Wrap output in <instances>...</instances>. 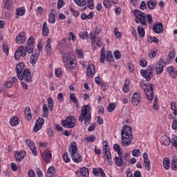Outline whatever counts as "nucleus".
Here are the masks:
<instances>
[{
	"label": "nucleus",
	"instance_id": "f257e3e1",
	"mask_svg": "<svg viewBox=\"0 0 177 177\" xmlns=\"http://www.w3.org/2000/svg\"><path fill=\"white\" fill-rule=\"evenodd\" d=\"M122 142L121 145L124 147H128L132 143V127L129 125H124L121 130Z\"/></svg>",
	"mask_w": 177,
	"mask_h": 177
},
{
	"label": "nucleus",
	"instance_id": "f03ea898",
	"mask_svg": "<svg viewBox=\"0 0 177 177\" xmlns=\"http://www.w3.org/2000/svg\"><path fill=\"white\" fill-rule=\"evenodd\" d=\"M91 106L89 105H84L81 109V113L79 116L80 122H84L86 127L91 125L92 122V113H91Z\"/></svg>",
	"mask_w": 177,
	"mask_h": 177
},
{
	"label": "nucleus",
	"instance_id": "7ed1b4c3",
	"mask_svg": "<svg viewBox=\"0 0 177 177\" xmlns=\"http://www.w3.org/2000/svg\"><path fill=\"white\" fill-rule=\"evenodd\" d=\"M69 154L74 162L78 163L82 161V157L78 154V147L75 142H72L68 149Z\"/></svg>",
	"mask_w": 177,
	"mask_h": 177
},
{
	"label": "nucleus",
	"instance_id": "20e7f679",
	"mask_svg": "<svg viewBox=\"0 0 177 177\" xmlns=\"http://www.w3.org/2000/svg\"><path fill=\"white\" fill-rule=\"evenodd\" d=\"M103 147L102 150L104 151V158L106 162L107 165H111L113 163V160H111V153L110 152V147L109 146V142L104 140L102 142Z\"/></svg>",
	"mask_w": 177,
	"mask_h": 177
},
{
	"label": "nucleus",
	"instance_id": "39448f33",
	"mask_svg": "<svg viewBox=\"0 0 177 177\" xmlns=\"http://www.w3.org/2000/svg\"><path fill=\"white\" fill-rule=\"evenodd\" d=\"M132 13L136 17V23H137V24L140 23L142 26H147V24L146 23V14L137 9L133 10Z\"/></svg>",
	"mask_w": 177,
	"mask_h": 177
},
{
	"label": "nucleus",
	"instance_id": "423d86ee",
	"mask_svg": "<svg viewBox=\"0 0 177 177\" xmlns=\"http://www.w3.org/2000/svg\"><path fill=\"white\" fill-rule=\"evenodd\" d=\"M140 86L141 89H143L148 100H153V84L140 83Z\"/></svg>",
	"mask_w": 177,
	"mask_h": 177
},
{
	"label": "nucleus",
	"instance_id": "0eeeda50",
	"mask_svg": "<svg viewBox=\"0 0 177 177\" xmlns=\"http://www.w3.org/2000/svg\"><path fill=\"white\" fill-rule=\"evenodd\" d=\"M17 77L20 81H24L25 82H32V76H31V71L30 69H24L23 73L19 74Z\"/></svg>",
	"mask_w": 177,
	"mask_h": 177
},
{
	"label": "nucleus",
	"instance_id": "6e6552de",
	"mask_svg": "<svg viewBox=\"0 0 177 177\" xmlns=\"http://www.w3.org/2000/svg\"><path fill=\"white\" fill-rule=\"evenodd\" d=\"M75 122H77V120L72 115L68 116L66 120H62V127H64V128H74L75 127Z\"/></svg>",
	"mask_w": 177,
	"mask_h": 177
},
{
	"label": "nucleus",
	"instance_id": "1a4fd4ad",
	"mask_svg": "<svg viewBox=\"0 0 177 177\" xmlns=\"http://www.w3.org/2000/svg\"><path fill=\"white\" fill-rule=\"evenodd\" d=\"M153 70H154V68L151 67V66H148L146 70H140V74L147 81H151L153 77Z\"/></svg>",
	"mask_w": 177,
	"mask_h": 177
},
{
	"label": "nucleus",
	"instance_id": "9d476101",
	"mask_svg": "<svg viewBox=\"0 0 177 177\" xmlns=\"http://www.w3.org/2000/svg\"><path fill=\"white\" fill-rule=\"evenodd\" d=\"M26 55H27V52L26 51V49H24V46H21L15 51L14 57L15 60L19 61L20 60L21 56V57H26Z\"/></svg>",
	"mask_w": 177,
	"mask_h": 177
},
{
	"label": "nucleus",
	"instance_id": "9b49d317",
	"mask_svg": "<svg viewBox=\"0 0 177 177\" xmlns=\"http://www.w3.org/2000/svg\"><path fill=\"white\" fill-rule=\"evenodd\" d=\"M142 100V96H140V93L136 92L133 94L131 97V103L133 106H139Z\"/></svg>",
	"mask_w": 177,
	"mask_h": 177
},
{
	"label": "nucleus",
	"instance_id": "f8f14e48",
	"mask_svg": "<svg viewBox=\"0 0 177 177\" xmlns=\"http://www.w3.org/2000/svg\"><path fill=\"white\" fill-rule=\"evenodd\" d=\"M100 34V28L99 26H96L93 31L90 32V37L92 41V44H96V35H99Z\"/></svg>",
	"mask_w": 177,
	"mask_h": 177
},
{
	"label": "nucleus",
	"instance_id": "ddd939ff",
	"mask_svg": "<svg viewBox=\"0 0 177 177\" xmlns=\"http://www.w3.org/2000/svg\"><path fill=\"white\" fill-rule=\"evenodd\" d=\"M26 144L28 147L31 150L33 156H37L38 154V151H37V147H35V144L31 140H26Z\"/></svg>",
	"mask_w": 177,
	"mask_h": 177
},
{
	"label": "nucleus",
	"instance_id": "4468645a",
	"mask_svg": "<svg viewBox=\"0 0 177 177\" xmlns=\"http://www.w3.org/2000/svg\"><path fill=\"white\" fill-rule=\"evenodd\" d=\"M41 158L44 162H47V164L50 162V161H52V152L49 150L45 151L41 154Z\"/></svg>",
	"mask_w": 177,
	"mask_h": 177
},
{
	"label": "nucleus",
	"instance_id": "2eb2a0df",
	"mask_svg": "<svg viewBox=\"0 0 177 177\" xmlns=\"http://www.w3.org/2000/svg\"><path fill=\"white\" fill-rule=\"evenodd\" d=\"M152 30L156 34H162L164 32V26L162 24L157 22L154 24Z\"/></svg>",
	"mask_w": 177,
	"mask_h": 177
},
{
	"label": "nucleus",
	"instance_id": "dca6fc26",
	"mask_svg": "<svg viewBox=\"0 0 177 177\" xmlns=\"http://www.w3.org/2000/svg\"><path fill=\"white\" fill-rule=\"evenodd\" d=\"M44 122H45V120H44L42 118H39L35 122V127L33 128V132H38V131L42 128Z\"/></svg>",
	"mask_w": 177,
	"mask_h": 177
},
{
	"label": "nucleus",
	"instance_id": "f3484780",
	"mask_svg": "<svg viewBox=\"0 0 177 177\" xmlns=\"http://www.w3.org/2000/svg\"><path fill=\"white\" fill-rule=\"evenodd\" d=\"M15 41L19 45H21V44H25L26 41H27V38L26 37V33L24 32L19 33L16 37Z\"/></svg>",
	"mask_w": 177,
	"mask_h": 177
},
{
	"label": "nucleus",
	"instance_id": "a211bd4d",
	"mask_svg": "<svg viewBox=\"0 0 177 177\" xmlns=\"http://www.w3.org/2000/svg\"><path fill=\"white\" fill-rule=\"evenodd\" d=\"M143 159H144V164L147 171H150L151 169V165H150V159H149V156L147 153H143Z\"/></svg>",
	"mask_w": 177,
	"mask_h": 177
},
{
	"label": "nucleus",
	"instance_id": "6ab92c4d",
	"mask_svg": "<svg viewBox=\"0 0 177 177\" xmlns=\"http://www.w3.org/2000/svg\"><path fill=\"white\" fill-rule=\"evenodd\" d=\"M96 71V69L95 68V65L91 64L87 67V77L88 78H92L93 75H95V73Z\"/></svg>",
	"mask_w": 177,
	"mask_h": 177
},
{
	"label": "nucleus",
	"instance_id": "aec40b11",
	"mask_svg": "<svg viewBox=\"0 0 177 177\" xmlns=\"http://www.w3.org/2000/svg\"><path fill=\"white\" fill-rule=\"evenodd\" d=\"M155 71L158 75L162 74V71H164V65H162V61L161 59L158 64H156Z\"/></svg>",
	"mask_w": 177,
	"mask_h": 177
},
{
	"label": "nucleus",
	"instance_id": "412c9836",
	"mask_svg": "<svg viewBox=\"0 0 177 177\" xmlns=\"http://www.w3.org/2000/svg\"><path fill=\"white\" fill-rule=\"evenodd\" d=\"M26 156V151H17L15 153V157L17 162L23 161V158Z\"/></svg>",
	"mask_w": 177,
	"mask_h": 177
},
{
	"label": "nucleus",
	"instance_id": "4be33fe9",
	"mask_svg": "<svg viewBox=\"0 0 177 177\" xmlns=\"http://www.w3.org/2000/svg\"><path fill=\"white\" fill-rule=\"evenodd\" d=\"M62 60L64 63H68V62H71L74 60L73 58V53H64L62 54Z\"/></svg>",
	"mask_w": 177,
	"mask_h": 177
},
{
	"label": "nucleus",
	"instance_id": "5701e85b",
	"mask_svg": "<svg viewBox=\"0 0 177 177\" xmlns=\"http://www.w3.org/2000/svg\"><path fill=\"white\" fill-rule=\"evenodd\" d=\"M115 164L116 167H124L125 162L122 160V155H119V156L115 157Z\"/></svg>",
	"mask_w": 177,
	"mask_h": 177
},
{
	"label": "nucleus",
	"instance_id": "b1692460",
	"mask_svg": "<svg viewBox=\"0 0 177 177\" xmlns=\"http://www.w3.org/2000/svg\"><path fill=\"white\" fill-rule=\"evenodd\" d=\"M24 67H26V64H24V62H19L16 66V73L17 75H19V74H21L24 71Z\"/></svg>",
	"mask_w": 177,
	"mask_h": 177
},
{
	"label": "nucleus",
	"instance_id": "393cba45",
	"mask_svg": "<svg viewBox=\"0 0 177 177\" xmlns=\"http://www.w3.org/2000/svg\"><path fill=\"white\" fill-rule=\"evenodd\" d=\"M65 67L67 70H75L77 67V64L74 62V59L65 63Z\"/></svg>",
	"mask_w": 177,
	"mask_h": 177
},
{
	"label": "nucleus",
	"instance_id": "a878e982",
	"mask_svg": "<svg viewBox=\"0 0 177 177\" xmlns=\"http://www.w3.org/2000/svg\"><path fill=\"white\" fill-rule=\"evenodd\" d=\"M47 44L45 46V50L47 55H50L52 53V45H50L51 39L48 38L46 41Z\"/></svg>",
	"mask_w": 177,
	"mask_h": 177
},
{
	"label": "nucleus",
	"instance_id": "bb28decb",
	"mask_svg": "<svg viewBox=\"0 0 177 177\" xmlns=\"http://www.w3.org/2000/svg\"><path fill=\"white\" fill-rule=\"evenodd\" d=\"M38 57H39V53H36L30 56V62L32 66L37 64V61L38 60Z\"/></svg>",
	"mask_w": 177,
	"mask_h": 177
},
{
	"label": "nucleus",
	"instance_id": "cd10ccee",
	"mask_svg": "<svg viewBox=\"0 0 177 177\" xmlns=\"http://www.w3.org/2000/svg\"><path fill=\"white\" fill-rule=\"evenodd\" d=\"M147 5L150 10H153V9H156V8L157 7V2L153 0H149Z\"/></svg>",
	"mask_w": 177,
	"mask_h": 177
},
{
	"label": "nucleus",
	"instance_id": "c85d7f7f",
	"mask_svg": "<svg viewBox=\"0 0 177 177\" xmlns=\"http://www.w3.org/2000/svg\"><path fill=\"white\" fill-rule=\"evenodd\" d=\"M42 34L44 37H48V35H49V28H48V24H46V21H44L43 24Z\"/></svg>",
	"mask_w": 177,
	"mask_h": 177
},
{
	"label": "nucleus",
	"instance_id": "c756f323",
	"mask_svg": "<svg viewBox=\"0 0 177 177\" xmlns=\"http://www.w3.org/2000/svg\"><path fill=\"white\" fill-rule=\"evenodd\" d=\"M46 176V177H56V175L55 174V167L53 166H50L48 168Z\"/></svg>",
	"mask_w": 177,
	"mask_h": 177
},
{
	"label": "nucleus",
	"instance_id": "7c9ffc66",
	"mask_svg": "<svg viewBox=\"0 0 177 177\" xmlns=\"http://www.w3.org/2000/svg\"><path fill=\"white\" fill-rule=\"evenodd\" d=\"M129 84H131V80L126 79L123 86V92H124V93H128L129 92Z\"/></svg>",
	"mask_w": 177,
	"mask_h": 177
},
{
	"label": "nucleus",
	"instance_id": "2f4dec72",
	"mask_svg": "<svg viewBox=\"0 0 177 177\" xmlns=\"http://www.w3.org/2000/svg\"><path fill=\"white\" fill-rule=\"evenodd\" d=\"M162 142L164 146L168 147L171 145V138L169 137L165 136L162 137Z\"/></svg>",
	"mask_w": 177,
	"mask_h": 177
},
{
	"label": "nucleus",
	"instance_id": "473e14b6",
	"mask_svg": "<svg viewBox=\"0 0 177 177\" xmlns=\"http://www.w3.org/2000/svg\"><path fill=\"white\" fill-rule=\"evenodd\" d=\"M93 11H91L89 12V14L88 15H86V14L83 13L81 15V19L82 20H91V19H92L93 17Z\"/></svg>",
	"mask_w": 177,
	"mask_h": 177
},
{
	"label": "nucleus",
	"instance_id": "72a5a7b5",
	"mask_svg": "<svg viewBox=\"0 0 177 177\" xmlns=\"http://www.w3.org/2000/svg\"><path fill=\"white\" fill-rule=\"evenodd\" d=\"M48 21L49 23H51V24H55V23H56V15L53 14V10H52L49 14Z\"/></svg>",
	"mask_w": 177,
	"mask_h": 177
},
{
	"label": "nucleus",
	"instance_id": "f704fd0d",
	"mask_svg": "<svg viewBox=\"0 0 177 177\" xmlns=\"http://www.w3.org/2000/svg\"><path fill=\"white\" fill-rule=\"evenodd\" d=\"M25 117L28 121H31L32 119V116L31 115V109L28 107L25 109Z\"/></svg>",
	"mask_w": 177,
	"mask_h": 177
},
{
	"label": "nucleus",
	"instance_id": "c9c22d12",
	"mask_svg": "<svg viewBox=\"0 0 177 177\" xmlns=\"http://www.w3.org/2000/svg\"><path fill=\"white\" fill-rule=\"evenodd\" d=\"M10 124L11 127H17L19 125V118L17 116H14L10 120Z\"/></svg>",
	"mask_w": 177,
	"mask_h": 177
},
{
	"label": "nucleus",
	"instance_id": "e433bc0d",
	"mask_svg": "<svg viewBox=\"0 0 177 177\" xmlns=\"http://www.w3.org/2000/svg\"><path fill=\"white\" fill-rule=\"evenodd\" d=\"M24 13H26L24 8H17L16 10V18L18 19L19 16H24Z\"/></svg>",
	"mask_w": 177,
	"mask_h": 177
},
{
	"label": "nucleus",
	"instance_id": "4c0bfd02",
	"mask_svg": "<svg viewBox=\"0 0 177 177\" xmlns=\"http://www.w3.org/2000/svg\"><path fill=\"white\" fill-rule=\"evenodd\" d=\"M137 31L140 38H145V28L143 27L138 26L137 28Z\"/></svg>",
	"mask_w": 177,
	"mask_h": 177
},
{
	"label": "nucleus",
	"instance_id": "58836bf2",
	"mask_svg": "<svg viewBox=\"0 0 177 177\" xmlns=\"http://www.w3.org/2000/svg\"><path fill=\"white\" fill-rule=\"evenodd\" d=\"M171 169H173V171L177 170V156H176L173 158V160H171Z\"/></svg>",
	"mask_w": 177,
	"mask_h": 177
},
{
	"label": "nucleus",
	"instance_id": "ea45409f",
	"mask_svg": "<svg viewBox=\"0 0 177 177\" xmlns=\"http://www.w3.org/2000/svg\"><path fill=\"white\" fill-rule=\"evenodd\" d=\"M70 100L71 102H72V103H74V104H76L77 106H78V100L77 99V97H75V94L74 93H71L70 94Z\"/></svg>",
	"mask_w": 177,
	"mask_h": 177
},
{
	"label": "nucleus",
	"instance_id": "a19ab883",
	"mask_svg": "<svg viewBox=\"0 0 177 177\" xmlns=\"http://www.w3.org/2000/svg\"><path fill=\"white\" fill-rule=\"evenodd\" d=\"M106 60L109 63H113L114 62V57H113V53L111 51H108L106 54Z\"/></svg>",
	"mask_w": 177,
	"mask_h": 177
},
{
	"label": "nucleus",
	"instance_id": "79ce46f5",
	"mask_svg": "<svg viewBox=\"0 0 177 177\" xmlns=\"http://www.w3.org/2000/svg\"><path fill=\"white\" fill-rule=\"evenodd\" d=\"M80 173L82 174V176H84V177L89 176V170L86 167H82L80 169Z\"/></svg>",
	"mask_w": 177,
	"mask_h": 177
},
{
	"label": "nucleus",
	"instance_id": "37998d69",
	"mask_svg": "<svg viewBox=\"0 0 177 177\" xmlns=\"http://www.w3.org/2000/svg\"><path fill=\"white\" fill-rule=\"evenodd\" d=\"M162 164L165 169H167V170L169 169V158H165L163 159Z\"/></svg>",
	"mask_w": 177,
	"mask_h": 177
},
{
	"label": "nucleus",
	"instance_id": "c03bdc74",
	"mask_svg": "<svg viewBox=\"0 0 177 177\" xmlns=\"http://www.w3.org/2000/svg\"><path fill=\"white\" fill-rule=\"evenodd\" d=\"M4 8L7 10H10V8H12V1L10 0H5Z\"/></svg>",
	"mask_w": 177,
	"mask_h": 177
},
{
	"label": "nucleus",
	"instance_id": "a18cd8bd",
	"mask_svg": "<svg viewBox=\"0 0 177 177\" xmlns=\"http://www.w3.org/2000/svg\"><path fill=\"white\" fill-rule=\"evenodd\" d=\"M26 52H27L28 53L30 54L32 52L34 51V45L32 44H26Z\"/></svg>",
	"mask_w": 177,
	"mask_h": 177
},
{
	"label": "nucleus",
	"instance_id": "49530a36",
	"mask_svg": "<svg viewBox=\"0 0 177 177\" xmlns=\"http://www.w3.org/2000/svg\"><path fill=\"white\" fill-rule=\"evenodd\" d=\"M3 49L4 53L7 56L9 55V45H8V43L3 42Z\"/></svg>",
	"mask_w": 177,
	"mask_h": 177
},
{
	"label": "nucleus",
	"instance_id": "de8ad7c7",
	"mask_svg": "<svg viewBox=\"0 0 177 177\" xmlns=\"http://www.w3.org/2000/svg\"><path fill=\"white\" fill-rule=\"evenodd\" d=\"M104 59H106V51L104 48H102L101 49L100 63H104Z\"/></svg>",
	"mask_w": 177,
	"mask_h": 177
},
{
	"label": "nucleus",
	"instance_id": "09e8293b",
	"mask_svg": "<svg viewBox=\"0 0 177 177\" xmlns=\"http://www.w3.org/2000/svg\"><path fill=\"white\" fill-rule=\"evenodd\" d=\"M75 3L78 6H85L86 5V1L85 0H74Z\"/></svg>",
	"mask_w": 177,
	"mask_h": 177
},
{
	"label": "nucleus",
	"instance_id": "8fccbe9b",
	"mask_svg": "<svg viewBox=\"0 0 177 177\" xmlns=\"http://www.w3.org/2000/svg\"><path fill=\"white\" fill-rule=\"evenodd\" d=\"M113 149L118 153V156H122V152H121V147H120V145L115 144L113 145Z\"/></svg>",
	"mask_w": 177,
	"mask_h": 177
},
{
	"label": "nucleus",
	"instance_id": "3c124183",
	"mask_svg": "<svg viewBox=\"0 0 177 177\" xmlns=\"http://www.w3.org/2000/svg\"><path fill=\"white\" fill-rule=\"evenodd\" d=\"M107 110H108L109 113H113V111L115 110V104L110 103L107 106Z\"/></svg>",
	"mask_w": 177,
	"mask_h": 177
},
{
	"label": "nucleus",
	"instance_id": "603ef678",
	"mask_svg": "<svg viewBox=\"0 0 177 177\" xmlns=\"http://www.w3.org/2000/svg\"><path fill=\"white\" fill-rule=\"evenodd\" d=\"M133 157H140V149H133L131 152Z\"/></svg>",
	"mask_w": 177,
	"mask_h": 177
},
{
	"label": "nucleus",
	"instance_id": "864d4df0",
	"mask_svg": "<svg viewBox=\"0 0 177 177\" xmlns=\"http://www.w3.org/2000/svg\"><path fill=\"white\" fill-rule=\"evenodd\" d=\"M174 57H175V50H171L167 57V61L171 62Z\"/></svg>",
	"mask_w": 177,
	"mask_h": 177
},
{
	"label": "nucleus",
	"instance_id": "5fc2aeb1",
	"mask_svg": "<svg viewBox=\"0 0 177 177\" xmlns=\"http://www.w3.org/2000/svg\"><path fill=\"white\" fill-rule=\"evenodd\" d=\"M93 2L94 0H87V6L91 10L95 8V3Z\"/></svg>",
	"mask_w": 177,
	"mask_h": 177
},
{
	"label": "nucleus",
	"instance_id": "6e6d98bb",
	"mask_svg": "<svg viewBox=\"0 0 177 177\" xmlns=\"http://www.w3.org/2000/svg\"><path fill=\"white\" fill-rule=\"evenodd\" d=\"M47 102L48 104V108L50 109V111H52V110H53V100L52 99V97H48Z\"/></svg>",
	"mask_w": 177,
	"mask_h": 177
},
{
	"label": "nucleus",
	"instance_id": "4d7b16f0",
	"mask_svg": "<svg viewBox=\"0 0 177 177\" xmlns=\"http://www.w3.org/2000/svg\"><path fill=\"white\" fill-rule=\"evenodd\" d=\"M80 37L82 39H88V32L84 31L80 33Z\"/></svg>",
	"mask_w": 177,
	"mask_h": 177
},
{
	"label": "nucleus",
	"instance_id": "13d9d810",
	"mask_svg": "<svg viewBox=\"0 0 177 177\" xmlns=\"http://www.w3.org/2000/svg\"><path fill=\"white\" fill-rule=\"evenodd\" d=\"M171 144L175 147V149H177V136H173L171 138Z\"/></svg>",
	"mask_w": 177,
	"mask_h": 177
},
{
	"label": "nucleus",
	"instance_id": "bf43d9fd",
	"mask_svg": "<svg viewBox=\"0 0 177 177\" xmlns=\"http://www.w3.org/2000/svg\"><path fill=\"white\" fill-rule=\"evenodd\" d=\"M86 140L88 142H95L96 140V137L93 135H91L90 136L86 138Z\"/></svg>",
	"mask_w": 177,
	"mask_h": 177
},
{
	"label": "nucleus",
	"instance_id": "052dcab7",
	"mask_svg": "<svg viewBox=\"0 0 177 177\" xmlns=\"http://www.w3.org/2000/svg\"><path fill=\"white\" fill-rule=\"evenodd\" d=\"M153 110H158L159 107H158V99L157 97H156L154 99V102L153 104Z\"/></svg>",
	"mask_w": 177,
	"mask_h": 177
},
{
	"label": "nucleus",
	"instance_id": "680f3d73",
	"mask_svg": "<svg viewBox=\"0 0 177 177\" xmlns=\"http://www.w3.org/2000/svg\"><path fill=\"white\" fill-rule=\"evenodd\" d=\"M113 54L116 60H119V59H121V53H120L118 50H115Z\"/></svg>",
	"mask_w": 177,
	"mask_h": 177
},
{
	"label": "nucleus",
	"instance_id": "e2e57ef3",
	"mask_svg": "<svg viewBox=\"0 0 177 177\" xmlns=\"http://www.w3.org/2000/svg\"><path fill=\"white\" fill-rule=\"evenodd\" d=\"M68 39L75 41L77 39V36H75V35L73 32H71L68 33Z\"/></svg>",
	"mask_w": 177,
	"mask_h": 177
},
{
	"label": "nucleus",
	"instance_id": "0e129e2a",
	"mask_svg": "<svg viewBox=\"0 0 177 177\" xmlns=\"http://www.w3.org/2000/svg\"><path fill=\"white\" fill-rule=\"evenodd\" d=\"M104 6L106 8L109 9L111 6V1L109 0H104Z\"/></svg>",
	"mask_w": 177,
	"mask_h": 177
},
{
	"label": "nucleus",
	"instance_id": "69168bd1",
	"mask_svg": "<svg viewBox=\"0 0 177 177\" xmlns=\"http://www.w3.org/2000/svg\"><path fill=\"white\" fill-rule=\"evenodd\" d=\"M55 73L56 77H62L63 74V71H62V69L60 68H57L55 69Z\"/></svg>",
	"mask_w": 177,
	"mask_h": 177
},
{
	"label": "nucleus",
	"instance_id": "338daca9",
	"mask_svg": "<svg viewBox=\"0 0 177 177\" xmlns=\"http://www.w3.org/2000/svg\"><path fill=\"white\" fill-rule=\"evenodd\" d=\"M26 45H34V36H30L28 39Z\"/></svg>",
	"mask_w": 177,
	"mask_h": 177
},
{
	"label": "nucleus",
	"instance_id": "774afa93",
	"mask_svg": "<svg viewBox=\"0 0 177 177\" xmlns=\"http://www.w3.org/2000/svg\"><path fill=\"white\" fill-rule=\"evenodd\" d=\"M63 158H64V160L65 161V162H70V161H71V159H70V158H68V154L67 153V152L64 153Z\"/></svg>",
	"mask_w": 177,
	"mask_h": 177
}]
</instances>
